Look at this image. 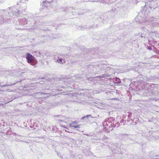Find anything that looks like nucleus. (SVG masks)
Segmentation results:
<instances>
[{
    "mask_svg": "<svg viewBox=\"0 0 159 159\" xmlns=\"http://www.w3.org/2000/svg\"><path fill=\"white\" fill-rule=\"evenodd\" d=\"M157 18L151 17L149 18H147L144 21L141 26V28L143 30H149L150 27L151 28L154 26L159 27V22Z\"/></svg>",
    "mask_w": 159,
    "mask_h": 159,
    "instance_id": "f257e3e1",
    "label": "nucleus"
},
{
    "mask_svg": "<svg viewBox=\"0 0 159 159\" xmlns=\"http://www.w3.org/2000/svg\"><path fill=\"white\" fill-rule=\"evenodd\" d=\"M9 10L10 11L7 13V15L9 14L10 17L15 18L20 16V11L15 7H11L9 8Z\"/></svg>",
    "mask_w": 159,
    "mask_h": 159,
    "instance_id": "f03ea898",
    "label": "nucleus"
},
{
    "mask_svg": "<svg viewBox=\"0 0 159 159\" xmlns=\"http://www.w3.org/2000/svg\"><path fill=\"white\" fill-rule=\"evenodd\" d=\"M145 5L143 7H142V9L143 11L146 10H147L146 8H147L148 7L150 8L151 9H154L157 7L156 2L155 1H153L145 2Z\"/></svg>",
    "mask_w": 159,
    "mask_h": 159,
    "instance_id": "7ed1b4c3",
    "label": "nucleus"
},
{
    "mask_svg": "<svg viewBox=\"0 0 159 159\" xmlns=\"http://www.w3.org/2000/svg\"><path fill=\"white\" fill-rule=\"evenodd\" d=\"M119 144L116 143V145H113L110 147L112 152L114 153H120L122 152V150L120 149Z\"/></svg>",
    "mask_w": 159,
    "mask_h": 159,
    "instance_id": "20e7f679",
    "label": "nucleus"
},
{
    "mask_svg": "<svg viewBox=\"0 0 159 159\" xmlns=\"http://www.w3.org/2000/svg\"><path fill=\"white\" fill-rule=\"evenodd\" d=\"M103 125L104 127V129H105V131H107V132H110V130H112L113 127L116 126L112 123H108L106 122H104L103 123Z\"/></svg>",
    "mask_w": 159,
    "mask_h": 159,
    "instance_id": "39448f33",
    "label": "nucleus"
},
{
    "mask_svg": "<svg viewBox=\"0 0 159 159\" xmlns=\"http://www.w3.org/2000/svg\"><path fill=\"white\" fill-rule=\"evenodd\" d=\"M25 57L28 62L31 65L34 66L35 64L34 61L35 58L34 57L29 53H27L25 55Z\"/></svg>",
    "mask_w": 159,
    "mask_h": 159,
    "instance_id": "423d86ee",
    "label": "nucleus"
},
{
    "mask_svg": "<svg viewBox=\"0 0 159 159\" xmlns=\"http://www.w3.org/2000/svg\"><path fill=\"white\" fill-rule=\"evenodd\" d=\"M4 12L3 13V14L2 15H0V24H2L3 23L5 22H10L11 20H12V18H8V17H4V15L6 16V14L5 13V11H3Z\"/></svg>",
    "mask_w": 159,
    "mask_h": 159,
    "instance_id": "0eeeda50",
    "label": "nucleus"
},
{
    "mask_svg": "<svg viewBox=\"0 0 159 159\" xmlns=\"http://www.w3.org/2000/svg\"><path fill=\"white\" fill-rule=\"evenodd\" d=\"M99 66L96 63H94L92 65H89L88 67V69L90 72L92 71L96 72V70H98Z\"/></svg>",
    "mask_w": 159,
    "mask_h": 159,
    "instance_id": "6e6552de",
    "label": "nucleus"
},
{
    "mask_svg": "<svg viewBox=\"0 0 159 159\" xmlns=\"http://www.w3.org/2000/svg\"><path fill=\"white\" fill-rule=\"evenodd\" d=\"M19 25L20 26L24 25L28 23V20L25 18L19 19L18 20Z\"/></svg>",
    "mask_w": 159,
    "mask_h": 159,
    "instance_id": "1a4fd4ad",
    "label": "nucleus"
},
{
    "mask_svg": "<svg viewBox=\"0 0 159 159\" xmlns=\"http://www.w3.org/2000/svg\"><path fill=\"white\" fill-rule=\"evenodd\" d=\"M121 139L128 140V138H133V136L131 134H122L120 135V136Z\"/></svg>",
    "mask_w": 159,
    "mask_h": 159,
    "instance_id": "9d476101",
    "label": "nucleus"
},
{
    "mask_svg": "<svg viewBox=\"0 0 159 159\" xmlns=\"http://www.w3.org/2000/svg\"><path fill=\"white\" fill-rule=\"evenodd\" d=\"M107 19V17L106 15L105 14H104L102 15L99 18H98V20L99 21H102V22L104 23V21Z\"/></svg>",
    "mask_w": 159,
    "mask_h": 159,
    "instance_id": "9b49d317",
    "label": "nucleus"
},
{
    "mask_svg": "<svg viewBox=\"0 0 159 159\" xmlns=\"http://www.w3.org/2000/svg\"><path fill=\"white\" fill-rule=\"evenodd\" d=\"M114 118L113 117H110L107 120H106L104 122H107L108 123H112V122L113 121V123H114Z\"/></svg>",
    "mask_w": 159,
    "mask_h": 159,
    "instance_id": "f8f14e48",
    "label": "nucleus"
},
{
    "mask_svg": "<svg viewBox=\"0 0 159 159\" xmlns=\"http://www.w3.org/2000/svg\"><path fill=\"white\" fill-rule=\"evenodd\" d=\"M131 135L133 136V138L131 139L128 138V140H131V143H135L136 142V141L135 140V139H136V136L135 135Z\"/></svg>",
    "mask_w": 159,
    "mask_h": 159,
    "instance_id": "ddd939ff",
    "label": "nucleus"
},
{
    "mask_svg": "<svg viewBox=\"0 0 159 159\" xmlns=\"http://www.w3.org/2000/svg\"><path fill=\"white\" fill-rule=\"evenodd\" d=\"M114 81H115V83L117 84H119L121 83L120 79L119 78L116 77L114 79Z\"/></svg>",
    "mask_w": 159,
    "mask_h": 159,
    "instance_id": "4468645a",
    "label": "nucleus"
},
{
    "mask_svg": "<svg viewBox=\"0 0 159 159\" xmlns=\"http://www.w3.org/2000/svg\"><path fill=\"white\" fill-rule=\"evenodd\" d=\"M64 61V60L62 58H58L56 61V62H57L58 63L62 64L63 63Z\"/></svg>",
    "mask_w": 159,
    "mask_h": 159,
    "instance_id": "2eb2a0df",
    "label": "nucleus"
},
{
    "mask_svg": "<svg viewBox=\"0 0 159 159\" xmlns=\"http://www.w3.org/2000/svg\"><path fill=\"white\" fill-rule=\"evenodd\" d=\"M69 126L70 127H74L75 128H80V125H74L72 124H70Z\"/></svg>",
    "mask_w": 159,
    "mask_h": 159,
    "instance_id": "dca6fc26",
    "label": "nucleus"
},
{
    "mask_svg": "<svg viewBox=\"0 0 159 159\" xmlns=\"http://www.w3.org/2000/svg\"><path fill=\"white\" fill-rule=\"evenodd\" d=\"M72 8L71 7H66L65 10L67 12L70 11L72 10Z\"/></svg>",
    "mask_w": 159,
    "mask_h": 159,
    "instance_id": "f3484780",
    "label": "nucleus"
},
{
    "mask_svg": "<svg viewBox=\"0 0 159 159\" xmlns=\"http://www.w3.org/2000/svg\"><path fill=\"white\" fill-rule=\"evenodd\" d=\"M90 90H89V89L85 90V91H86V92L84 93H83V94H84L85 95L88 96V95L89 94Z\"/></svg>",
    "mask_w": 159,
    "mask_h": 159,
    "instance_id": "a211bd4d",
    "label": "nucleus"
},
{
    "mask_svg": "<svg viewBox=\"0 0 159 159\" xmlns=\"http://www.w3.org/2000/svg\"><path fill=\"white\" fill-rule=\"evenodd\" d=\"M128 1L130 2L131 1L134 4H137L139 1V0H128Z\"/></svg>",
    "mask_w": 159,
    "mask_h": 159,
    "instance_id": "6ab92c4d",
    "label": "nucleus"
},
{
    "mask_svg": "<svg viewBox=\"0 0 159 159\" xmlns=\"http://www.w3.org/2000/svg\"><path fill=\"white\" fill-rule=\"evenodd\" d=\"M89 117H92L91 115H86V116H84V117H82L81 118V119L82 120H83L84 118H87L88 119V118Z\"/></svg>",
    "mask_w": 159,
    "mask_h": 159,
    "instance_id": "aec40b11",
    "label": "nucleus"
},
{
    "mask_svg": "<svg viewBox=\"0 0 159 159\" xmlns=\"http://www.w3.org/2000/svg\"><path fill=\"white\" fill-rule=\"evenodd\" d=\"M42 55V56H43V55L42 54V53H41L40 52H39V53H37L36 55L37 57H40V55Z\"/></svg>",
    "mask_w": 159,
    "mask_h": 159,
    "instance_id": "412c9836",
    "label": "nucleus"
},
{
    "mask_svg": "<svg viewBox=\"0 0 159 159\" xmlns=\"http://www.w3.org/2000/svg\"><path fill=\"white\" fill-rule=\"evenodd\" d=\"M94 78L93 77H90L89 78L87 79L89 80H93Z\"/></svg>",
    "mask_w": 159,
    "mask_h": 159,
    "instance_id": "4be33fe9",
    "label": "nucleus"
},
{
    "mask_svg": "<svg viewBox=\"0 0 159 159\" xmlns=\"http://www.w3.org/2000/svg\"><path fill=\"white\" fill-rule=\"evenodd\" d=\"M84 11H83V12H79L78 13V14L80 15H81V14H84Z\"/></svg>",
    "mask_w": 159,
    "mask_h": 159,
    "instance_id": "5701e85b",
    "label": "nucleus"
},
{
    "mask_svg": "<svg viewBox=\"0 0 159 159\" xmlns=\"http://www.w3.org/2000/svg\"><path fill=\"white\" fill-rule=\"evenodd\" d=\"M147 49L149 50H152V48L151 47L149 46L148 47Z\"/></svg>",
    "mask_w": 159,
    "mask_h": 159,
    "instance_id": "b1692460",
    "label": "nucleus"
},
{
    "mask_svg": "<svg viewBox=\"0 0 159 159\" xmlns=\"http://www.w3.org/2000/svg\"><path fill=\"white\" fill-rule=\"evenodd\" d=\"M8 86V85H7V84H5V85H2L0 84V86H2V87H6V86Z\"/></svg>",
    "mask_w": 159,
    "mask_h": 159,
    "instance_id": "393cba45",
    "label": "nucleus"
},
{
    "mask_svg": "<svg viewBox=\"0 0 159 159\" xmlns=\"http://www.w3.org/2000/svg\"><path fill=\"white\" fill-rule=\"evenodd\" d=\"M116 10V9L115 8H113L111 9V11H115Z\"/></svg>",
    "mask_w": 159,
    "mask_h": 159,
    "instance_id": "a878e982",
    "label": "nucleus"
},
{
    "mask_svg": "<svg viewBox=\"0 0 159 159\" xmlns=\"http://www.w3.org/2000/svg\"><path fill=\"white\" fill-rule=\"evenodd\" d=\"M13 135H17V136H19V135H18V134H17L16 133H15Z\"/></svg>",
    "mask_w": 159,
    "mask_h": 159,
    "instance_id": "bb28decb",
    "label": "nucleus"
},
{
    "mask_svg": "<svg viewBox=\"0 0 159 159\" xmlns=\"http://www.w3.org/2000/svg\"><path fill=\"white\" fill-rule=\"evenodd\" d=\"M123 121L124 120L123 119H122L120 120V122L121 123H122L123 122Z\"/></svg>",
    "mask_w": 159,
    "mask_h": 159,
    "instance_id": "cd10ccee",
    "label": "nucleus"
},
{
    "mask_svg": "<svg viewBox=\"0 0 159 159\" xmlns=\"http://www.w3.org/2000/svg\"><path fill=\"white\" fill-rule=\"evenodd\" d=\"M140 36H141L142 38H145V36L144 35H141Z\"/></svg>",
    "mask_w": 159,
    "mask_h": 159,
    "instance_id": "c85d7f7f",
    "label": "nucleus"
},
{
    "mask_svg": "<svg viewBox=\"0 0 159 159\" xmlns=\"http://www.w3.org/2000/svg\"><path fill=\"white\" fill-rule=\"evenodd\" d=\"M73 124H77V122L76 121H73L72 122Z\"/></svg>",
    "mask_w": 159,
    "mask_h": 159,
    "instance_id": "c756f323",
    "label": "nucleus"
},
{
    "mask_svg": "<svg viewBox=\"0 0 159 159\" xmlns=\"http://www.w3.org/2000/svg\"><path fill=\"white\" fill-rule=\"evenodd\" d=\"M46 1H43V3H44L45 2H46Z\"/></svg>",
    "mask_w": 159,
    "mask_h": 159,
    "instance_id": "7c9ffc66",
    "label": "nucleus"
},
{
    "mask_svg": "<svg viewBox=\"0 0 159 159\" xmlns=\"http://www.w3.org/2000/svg\"><path fill=\"white\" fill-rule=\"evenodd\" d=\"M87 11V10H84L85 12H86Z\"/></svg>",
    "mask_w": 159,
    "mask_h": 159,
    "instance_id": "2f4dec72",
    "label": "nucleus"
},
{
    "mask_svg": "<svg viewBox=\"0 0 159 159\" xmlns=\"http://www.w3.org/2000/svg\"><path fill=\"white\" fill-rule=\"evenodd\" d=\"M154 33H155V34H157V32H154Z\"/></svg>",
    "mask_w": 159,
    "mask_h": 159,
    "instance_id": "473e14b6",
    "label": "nucleus"
},
{
    "mask_svg": "<svg viewBox=\"0 0 159 159\" xmlns=\"http://www.w3.org/2000/svg\"><path fill=\"white\" fill-rule=\"evenodd\" d=\"M63 127L65 128H66V127H65V126H63Z\"/></svg>",
    "mask_w": 159,
    "mask_h": 159,
    "instance_id": "72a5a7b5",
    "label": "nucleus"
},
{
    "mask_svg": "<svg viewBox=\"0 0 159 159\" xmlns=\"http://www.w3.org/2000/svg\"><path fill=\"white\" fill-rule=\"evenodd\" d=\"M123 7H126V6H123Z\"/></svg>",
    "mask_w": 159,
    "mask_h": 159,
    "instance_id": "f704fd0d",
    "label": "nucleus"
},
{
    "mask_svg": "<svg viewBox=\"0 0 159 159\" xmlns=\"http://www.w3.org/2000/svg\"><path fill=\"white\" fill-rule=\"evenodd\" d=\"M82 93H80V94L81 95V94H82Z\"/></svg>",
    "mask_w": 159,
    "mask_h": 159,
    "instance_id": "c9c22d12",
    "label": "nucleus"
}]
</instances>
